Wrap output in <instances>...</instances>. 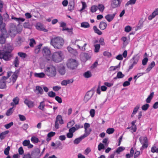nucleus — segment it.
<instances>
[{
    "mask_svg": "<svg viewBox=\"0 0 158 158\" xmlns=\"http://www.w3.org/2000/svg\"><path fill=\"white\" fill-rule=\"evenodd\" d=\"M50 44L55 49H60L63 46L64 40L62 38L58 36L51 39Z\"/></svg>",
    "mask_w": 158,
    "mask_h": 158,
    "instance_id": "1",
    "label": "nucleus"
},
{
    "mask_svg": "<svg viewBox=\"0 0 158 158\" xmlns=\"http://www.w3.org/2000/svg\"><path fill=\"white\" fill-rule=\"evenodd\" d=\"M66 65L69 69L74 70L77 69L78 65V62L73 59H69L68 60Z\"/></svg>",
    "mask_w": 158,
    "mask_h": 158,
    "instance_id": "2",
    "label": "nucleus"
},
{
    "mask_svg": "<svg viewBox=\"0 0 158 158\" xmlns=\"http://www.w3.org/2000/svg\"><path fill=\"white\" fill-rule=\"evenodd\" d=\"M12 72H8L7 73V76H3L0 79V89H4L6 87V80L12 75Z\"/></svg>",
    "mask_w": 158,
    "mask_h": 158,
    "instance_id": "3",
    "label": "nucleus"
},
{
    "mask_svg": "<svg viewBox=\"0 0 158 158\" xmlns=\"http://www.w3.org/2000/svg\"><path fill=\"white\" fill-rule=\"evenodd\" d=\"M45 73L48 76L53 77L56 74V71L55 68L52 66L48 67L45 70Z\"/></svg>",
    "mask_w": 158,
    "mask_h": 158,
    "instance_id": "4",
    "label": "nucleus"
},
{
    "mask_svg": "<svg viewBox=\"0 0 158 158\" xmlns=\"http://www.w3.org/2000/svg\"><path fill=\"white\" fill-rule=\"evenodd\" d=\"M53 61L56 62L61 61L63 59V54L61 51L54 53L52 56Z\"/></svg>",
    "mask_w": 158,
    "mask_h": 158,
    "instance_id": "5",
    "label": "nucleus"
},
{
    "mask_svg": "<svg viewBox=\"0 0 158 158\" xmlns=\"http://www.w3.org/2000/svg\"><path fill=\"white\" fill-rule=\"evenodd\" d=\"M140 143L143 144L141 150H143L144 148H147L148 145V139L146 136H141L139 138Z\"/></svg>",
    "mask_w": 158,
    "mask_h": 158,
    "instance_id": "6",
    "label": "nucleus"
},
{
    "mask_svg": "<svg viewBox=\"0 0 158 158\" xmlns=\"http://www.w3.org/2000/svg\"><path fill=\"white\" fill-rule=\"evenodd\" d=\"M10 53L8 52H3L0 53V58L3 59L6 61H8L10 60L12 57Z\"/></svg>",
    "mask_w": 158,
    "mask_h": 158,
    "instance_id": "7",
    "label": "nucleus"
},
{
    "mask_svg": "<svg viewBox=\"0 0 158 158\" xmlns=\"http://www.w3.org/2000/svg\"><path fill=\"white\" fill-rule=\"evenodd\" d=\"M139 59V56L137 55H135L130 60V62L131 64L129 67V69H132L134 66L136 65Z\"/></svg>",
    "mask_w": 158,
    "mask_h": 158,
    "instance_id": "8",
    "label": "nucleus"
},
{
    "mask_svg": "<svg viewBox=\"0 0 158 158\" xmlns=\"http://www.w3.org/2000/svg\"><path fill=\"white\" fill-rule=\"evenodd\" d=\"M43 55L48 60L51 58V52L49 49L47 48H44L42 51Z\"/></svg>",
    "mask_w": 158,
    "mask_h": 158,
    "instance_id": "9",
    "label": "nucleus"
},
{
    "mask_svg": "<svg viewBox=\"0 0 158 158\" xmlns=\"http://www.w3.org/2000/svg\"><path fill=\"white\" fill-rule=\"evenodd\" d=\"M19 73V70H17L15 71L12 75L10 79V81L8 82V83H12V85H13L15 83L17 79Z\"/></svg>",
    "mask_w": 158,
    "mask_h": 158,
    "instance_id": "10",
    "label": "nucleus"
},
{
    "mask_svg": "<svg viewBox=\"0 0 158 158\" xmlns=\"http://www.w3.org/2000/svg\"><path fill=\"white\" fill-rule=\"evenodd\" d=\"M17 33V27L15 25L11 24L10 25L9 34L11 36H15Z\"/></svg>",
    "mask_w": 158,
    "mask_h": 158,
    "instance_id": "11",
    "label": "nucleus"
},
{
    "mask_svg": "<svg viewBox=\"0 0 158 158\" xmlns=\"http://www.w3.org/2000/svg\"><path fill=\"white\" fill-rule=\"evenodd\" d=\"M40 151L38 148H35L31 152V155L33 158H39Z\"/></svg>",
    "mask_w": 158,
    "mask_h": 158,
    "instance_id": "12",
    "label": "nucleus"
},
{
    "mask_svg": "<svg viewBox=\"0 0 158 158\" xmlns=\"http://www.w3.org/2000/svg\"><path fill=\"white\" fill-rule=\"evenodd\" d=\"M93 95V92L92 91H89L86 94L84 101L85 102H87L92 97Z\"/></svg>",
    "mask_w": 158,
    "mask_h": 158,
    "instance_id": "13",
    "label": "nucleus"
},
{
    "mask_svg": "<svg viewBox=\"0 0 158 158\" xmlns=\"http://www.w3.org/2000/svg\"><path fill=\"white\" fill-rule=\"evenodd\" d=\"M121 2L122 0H113L111 4V6L113 8L119 7Z\"/></svg>",
    "mask_w": 158,
    "mask_h": 158,
    "instance_id": "14",
    "label": "nucleus"
},
{
    "mask_svg": "<svg viewBox=\"0 0 158 158\" xmlns=\"http://www.w3.org/2000/svg\"><path fill=\"white\" fill-rule=\"evenodd\" d=\"M83 43V41L82 40H76L75 41V44H77V46L81 49L82 50H85V47L86 45V44L85 43L84 44V45L83 47H81L78 44H79L80 45H81Z\"/></svg>",
    "mask_w": 158,
    "mask_h": 158,
    "instance_id": "15",
    "label": "nucleus"
},
{
    "mask_svg": "<svg viewBox=\"0 0 158 158\" xmlns=\"http://www.w3.org/2000/svg\"><path fill=\"white\" fill-rule=\"evenodd\" d=\"M117 14V11L115 12L112 14H108L105 17V19L108 22H110L114 19L115 15Z\"/></svg>",
    "mask_w": 158,
    "mask_h": 158,
    "instance_id": "16",
    "label": "nucleus"
},
{
    "mask_svg": "<svg viewBox=\"0 0 158 158\" xmlns=\"http://www.w3.org/2000/svg\"><path fill=\"white\" fill-rule=\"evenodd\" d=\"M84 126L85 129V133L84 135H87V136L90 134L91 131L90 129H88V128L90 127V125L88 123H85L84 124Z\"/></svg>",
    "mask_w": 158,
    "mask_h": 158,
    "instance_id": "17",
    "label": "nucleus"
},
{
    "mask_svg": "<svg viewBox=\"0 0 158 158\" xmlns=\"http://www.w3.org/2000/svg\"><path fill=\"white\" fill-rule=\"evenodd\" d=\"M81 60L83 61H85L90 58L88 54L86 53H82L80 56Z\"/></svg>",
    "mask_w": 158,
    "mask_h": 158,
    "instance_id": "18",
    "label": "nucleus"
},
{
    "mask_svg": "<svg viewBox=\"0 0 158 158\" xmlns=\"http://www.w3.org/2000/svg\"><path fill=\"white\" fill-rule=\"evenodd\" d=\"M13 48L11 45L10 44H7L5 45L3 49V51L10 53Z\"/></svg>",
    "mask_w": 158,
    "mask_h": 158,
    "instance_id": "19",
    "label": "nucleus"
},
{
    "mask_svg": "<svg viewBox=\"0 0 158 158\" xmlns=\"http://www.w3.org/2000/svg\"><path fill=\"white\" fill-rule=\"evenodd\" d=\"M34 91L37 95L39 94L41 95L44 93L43 88L39 86H37L35 87V89L34 90Z\"/></svg>",
    "mask_w": 158,
    "mask_h": 158,
    "instance_id": "20",
    "label": "nucleus"
},
{
    "mask_svg": "<svg viewBox=\"0 0 158 158\" xmlns=\"http://www.w3.org/2000/svg\"><path fill=\"white\" fill-rule=\"evenodd\" d=\"M24 103L29 108H31L34 106V102L27 98L25 99Z\"/></svg>",
    "mask_w": 158,
    "mask_h": 158,
    "instance_id": "21",
    "label": "nucleus"
},
{
    "mask_svg": "<svg viewBox=\"0 0 158 158\" xmlns=\"http://www.w3.org/2000/svg\"><path fill=\"white\" fill-rule=\"evenodd\" d=\"M87 137V135H84L83 136L76 139L73 141V143L75 144H78L85 137Z\"/></svg>",
    "mask_w": 158,
    "mask_h": 158,
    "instance_id": "22",
    "label": "nucleus"
},
{
    "mask_svg": "<svg viewBox=\"0 0 158 158\" xmlns=\"http://www.w3.org/2000/svg\"><path fill=\"white\" fill-rule=\"evenodd\" d=\"M19 98L18 97L14 98L13 99V102L10 103V105L14 107L19 104Z\"/></svg>",
    "mask_w": 158,
    "mask_h": 158,
    "instance_id": "23",
    "label": "nucleus"
},
{
    "mask_svg": "<svg viewBox=\"0 0 158 158\" xmlns=\"http://www.w3.org/2000/svg\"><path fill=\"white\" fill-rule=\"evenodd\" d=\"M5 24L3 22L2 23H0V28L2 34H6L7 32L5 29Z\"/></svg>",
    "mask_w": 158,
    "mask_h": 158,
    "instance_id": "24",
    "label": "nucleus"
},
{
    "mask_svg": "<svg viewBox=\"0 0 158 158\" xmlns=\"http://www.w3.org/2000/svg\"><path fill=\"white\" fill-rule=\"evenodd\" d=\"M73 81V79L70 80H64L61 82V84L62 85H66L67 84L72 83Z\"/></svg>",
    "mask_w": 158,
    "mask_h": 158,
    "instance_id": "25",
    "label": "nucleus"
},
{
    "mask_svg": "<svg viewBox=\"0 0 158 158\" xmlns=\"http://www.w3.org/2000/svg\"><path fill=\"white\" fill-rule=\"evenodd\" d=\"M107 27V24L103 21L101 22L99 25V28L102 30L105 29Z\"/></svg>",
    "mask_w": 158,
    "mask_h": 158,
    "instance_id": "26",
    "label": "nucleus"
},
{
    "mask_svg": "<svg viewBox=\"0 0 158 158\" xmlns=\"http://www.w3.org/2000/svg\"><path fill=\"white\" fill-rule=\"evenodd\" d=\"M56 121L59 122L60 124H62L64 123V121L62 117L60 115H58L56 116Z\"/></svg>",
    "mask_w": 158,
    "mask_h": 158,
    "instance_id": "27",
    "label": "nucleus"
},
{
    "mask_svg": "<svg viewBox=\"0 0 158 158\" xmlns=\"http://www.w3.org/2000/svg\"><path fill=\"white\" fill-rule=\"evenodd\" d=\"M58 71L60 74L62 75H64L65 73V67L64 66L59 67Z\"/></svg>",
    "mask_w": 158,
    "mask_h": 158,
    "instance_id": "28",
    "label": "nucleus"
},
{
    "mask_svg": "<svg viewBox=\"0 0 158 158\" xmlns=\"http://www.w3.org/2000/svg\"><path fill=\"white\" fill-rule=\"evenodd\" d=\"M6 34H2L0 35V44H4L5 41V37Z\"/></svg>",
    "mask_w": 158,
    "mask_h": 158,
    "instance_id": "29",
    "label": "nucleus"
},
{
    "mask_svg": "<svg viewBox=\"0 0 158 158\" xmlns=\"http://www.w3.org/2000/svg\"><path fill=\"white\" fill-rule=\"evenodd\" d=\"M155 63L154 61H152L148 65V67L146 70V72L148 73L155 66Z\"/></svg>",
    "mask_w": 158,
    "mask_h": 158,
    "instance_id": "30",
    "label": "nucleus"
},
{
    "mask_svg": "<svg viewBox=\"0 0 158 158\" xmlns=\"http://www.w3.org/2000/svg\"><path fill=\"white\" fill-rule=\"evenodd\" d=\"M74 6V2L73 0H72L69 3L68 6V9L69 10L73 9Z\"/></svg>",
    "mask_w": 158,
    "mask_h": 158,
    "instance_id": "31",
    "label": "nucleus"
},
{
    "mask_svg": "<svg viewBox=\"0 0 158 158\" xmlns=\"http://www.w3.org/2000/svg\"><path fill=\"white\" fill-rule=\"evenodd\" d=\"M81 27L84 28H89L90 27V25L88 22H84L81 23Z\"/></svg>",
    "mask_w": 158,
    "mask_h": 158,
    "instance_id": "32",
    "label": "nucleus"
},
{
    "mask_svg": "<svg viewBox=\"0 0 158 158\" xmlns=\"http://www.w3.org/2000/svg\"><path fill=\"white\" fill-rule=\"evenodd\" d=\"M34 75L35 77L42 78L44 77L45 75V74L43 73H35L34 74Z\"/></svg>",
    "mask_w": 158,
    "mask_h": 158,
    "instance_id": "33",
    "label": "nucleus"
},
{
    "mask_svg": "<svg viewBox=\"0 0 158 158\" xmlns=\"http://www.w3.org/2000/svg\"><path fill=\"white\" fill-rule=\"evenodd\" d=\"M83 76L85 78H89L92 76V73L90 71H88L83 74Z\"/></svg>",
    "mask_w": 158,
    "mask_h": 158,
    "instance_id": "34",
    "label": "nucleus"
},
{
    "mask_svg": "<svg viewBox=\"0 0 158 158\" xmlns=\"http://www.w3.org/2000/svg\"><path fill=\"white\" fill-rule=\"evenodd\" d=\"M11 19H14L16 21H18L19 23H20V22H23L25 21V19L23 18H16L13 16H12L11 17Z\"/></svg>",
    "mask_w": 158,
    "mask_h": 158,
    "instance_id": "35",
    "label": "nucleus"
},
{
    "mask_svg": "<svg viewBox=\"0 0 158 158\" xmlns=\"http://www.w3.org/2000/svg\"><path fill=\"white\" fill-rule=\"evenodd\" d=\"M93 29L94 32L98 35H101L102 34V32L99 30L96 26H94Z\"/></svg>",
    "mask_w": 158,
    "mask_h": 158,
    "instance_id": "36",
    "label": "nucleus"
},
{
    "mask_svg": "<svg viewBox=\"0 0 158 158\" xmlns=\"http://www.w3.org/2000/svg\"><path fill=\"white\" fill-rule=\"evenodd\" d=\"M154 95V92L151 93L148 98L146 99V102L148 103L150 102L151 99H152Z\"/></svg>",
    "mask_w": 158,
    "mask_h": 158,
    "instance_id": "37",
    "label": "nucleus"
},
{
    "mask_svg": "<svg viewBox=\"0 0 158 158\" xmlns=\"http://www.w3.org/2000/svg\"><path fill=\"white\" fill-rule=\"evenodd\" d=\"M9 132V131H6L1 133L0 134V139H3L5 137V135L7 134Z\"/></svg>",
    "mask_w": 158,
    "mask_h": 158,
    "instance_id": "38",
    "label": "nucleus"
},
{
    "mask_svg": "<svg viewBox=\"0 0 158 158\" xmlns=\"http://www.w3.org/2000/svg\"><path fill=\"white\" fill-rule=\"evenodd\" d=\"M23 26L24 28L31 29L32 27V25L28 22H25L23 23Z\"/></svg>",
    "mask_w": 158,
    "mask_h": 158,
    "instance_id": "39",
    "label": "nucleus"
},
{
    "mask_svg": "<svg viewBox=\"0 0 158 158\" xmlns=\"http://www.w3.org/2000/svg\"><path fill=\"white\" fill-rule=\"evenodd\" d=\"M94 51L95 53H97L99 52L100 45L99 44L94 45Z\"/></svg>",
    "mask_w": 158,
    "mask_h": 158,
    "instance_id": "40",
    "label": "nucleus"
},
{
    "mask_svg": "<svg viewBox=\"0 0 158 158\" xmlns=\"http://www.w3.org/2000/svg\"><path fill=\"white\" fill-rule=\"evenodd\" d=\"M14 64L15 67H18L19 66V58L18 56H16L14 61Z\"/></svg>",
    "mask_w": 158,
    "mask_h": 158,
    "instance_id": "41",
    "label": "nucleus"
},
{
    "mask_svg": "<svg viewBox=\"0 0 158 158\" xmlns=\"http://www.w3.org/2000/svg\"><path fill=\"white\" fill-rule=\"evenodd\" d=\"M136 1V0H130L125 4V6H127L130 5L134 4L135 3Z\"/></svg>",
    "mask_w": 158,
    "mask_h": 158,
    "instance_id": "42",
    "label": "nucleus"
},
{
    "mask_svg": "<svg viewBox=\"0 0 158 158\" xmlns=\"http://www.w3.org/2000/svg\"><path fill=\"white\" fill-rule=\"evenodd\" d=\"M29 45L31 47H33L35 44L36 43L34 39L32 38L30 39Z\"/></svg>",
    "mask_w": 158,
    "mask_h": 158,
    "instance_id": "43",
    "label": "nucleus"
},
{
    "mask_svg": "<svg viewBox=\"0 0 158 158\" xmlns=\"http://www.w3.org/2000/svg\"><path fill=\"white\" fill-rule=\"evenodd\" d=\"M44 103V101L41 102L40 103V105L38 107V108L39 109L41 110L42 111H44L45 106V105Z\"/></svg>",
    "mask_w": 158,
    "mask_h": 158,
    "instance_id": "44",
    "label": "nucleus"
},
{
    "mask_svg": "<svg viewBox=\"0 0 158 158\" xmlns=\"http://www.w3.org/2000/svg\"><path fill=\"white\" fill-rule=\"evenodd\" d=\"M13 107L9 109L6 112V115L7 116H10L13 113Z\"/></svg>",
    "mask_w": 158,
    "mask_h": 158,
    "instance_id": "45",
    "label": "nucleus"
},
{
    "mask_svg": "<svg viewBox=\"0 0 158 158\" xmlns=\"http://www.w3.org/2000/svg\"><path fill=\"white\" fill-rule=\"evenodd\" d=\"M75 124V122L73 120H71L67 124V127L68 128H69L72 126L73 125Z\"/></svg>",
    "mask_w": 158,
    "mask_h": 158,
    "instance_id": "46",
    "label": "nucleus"
},
{
    "mask_svg": "<svg viewBox=\"0 0 158 158\" xmlns=\"http://www.w3.org/2000/svg\"><path fill=\"white\" fill-rule=\"evenodd\" d=\"M114 130L113 128H109L107 129L106 132L109 134H112L114 131Z\"/></svg>",
    "mask_w": 158,
    "mask_h": 158,
    "instance_id": "47",
    "label": "nucleus"
},
{
    "mask_svg": "<svg viewBox=\"0 0 158 158\" xmlns=\"http://www.w3.org/2000/svg\"><path fill=\"white\" fill-rule=\"evenodd\" d=\"M124 149L125 148H123V147H120L116 149V151H115L114 152L115 153H117L118 154H119L120 152L123 151Z\"/></svg>",
    "mask_w": 158,
    "mask_h": 158,
    "instance_id": "48",
    "label": "nucleus"
},
{
    "mask_svg": "<svg viewBox=\"0 0 158 158\" xmlns=\"http://www.w3.org/2000/svg\"><path fill=\"white\" fill-rule=\"evenodd\" d=\"M97 7L101 12H103L105 8L104 5L102 4H99Z\"/></svg>",
    "mask_w": 158,
    "mask_h": 158,
    "instance_id": "49",
    "label": "nucleus"
},
{
    "mask_svg": "<svg viewBox=\"0 0 158 158\" xmlns=\"http://www.w3.org/2000/svg\"><path fill=\"white\" fill-rule=\"evenodd\" d=\"M125 75L120 71L118 72L117 74V77L118 78H122L124 77Z\"/></svg>",
    "mask_w": 158,
    "mask_h": 158,
    "instance_id": "50",
    "label": "nucleus"
},
{
    "mask_svg": "<svg viewBox=\"0 0 158 158\" xmlns=\"http://www.w3.org/2000/svg\"><path fill=\"white\" fill-rule=\"evenodd\" d=\"M48 96L51 98H53L56 96V93L53 91L48 92Z\"/></svg>",
    "mask_w": 158,
    "mask_h": 158,
    "instance_id": "51",
    "label": "nucleus"
},
{
    "mask_svg": "<svg viewBox=\"0 0 158 158\" xmlns=\"http://www.w3.org/2000/svg\"><path fill=\"white\" fill-rule=\"evenodd\" d=\"M149 106V105L148 104H146L145 105H143L142 106V109L143 110H146Z\"/></svg>",
    "mask_w": 158,
    "mask_h": 158,
    "instance_id": "52",
    "label": "nucleus"
},
{
    "mask_svg": "<svg viewBox=\"0 0 158 158\" xmlns=\"http://www.w3.org/2000/svg\"><path fill=\"white\" fill-rule=\"evenodd\" d=\"M31 141L34 143H37L39 141V140L38 138L33 136L31 137Z\"/></svg>",
    "mask_w": 158,
    "mask_h": 158,
    "instance_id": "53",
    "label": "nucleus"
},
{
    "mask_svg": "<svg viewBox=\"0 0 158 158\" xmlns=\"http://www.w3.org/2000/svg\"><path fill=\"white\" fill-rule=\"evenodd\" d=\"M98 150L101 151L102 149H104L105 148V146L102 143H100L99 144L98 146Z\"/></svg>",
    "mask_w": 158,
    "mask_h": 158,
    "instance_id": "54",
    "label": "nucleus"
},
{
    "mask_svg": "<svg viewBox=\"0 0 158 158\" xmlns=\"http://www.w3.org/2000/svg\"><path fill=\"white\" fill-rule=\"evenodd\" d=\"M42 46V44H40L39 45L36 46L35 49V52L38 53L40 51V49Z\"/></svg>",
    "mask_w": 158,
    "mask_h": 158,
    "instance_id": "55",
    "label": "nucleus"
},
{
    "mask_svg": "<svg viewBox=\"0 0 158 158\" xmlns=\"http://www.w3.org/2000/svg\"><path fill=\"white\" fill-rule=\"evenodd\" d=\"M10 147L8 146L6 148L4 151V153L6 155H8L9 154V151L10 150Z\"/></svg>",
    "mask_w": 158,
    "mask_h": 158,
    "instance_id": "56",
    "label": "nucleus"
},
{
    "mask_svg": "<svg viewBox=\"0 0 158 158\" xmlns=\"http://www.w3.org/2000/svg\"><path fill=\"white\" fill-rule=\"evenodd\" d=\"M81 2L82 4V8L80 10V12H81L83 10H84L87 6L85 2L82 1Z\"/></svg>",
    "mask_w": 158,
    "mask_h": 158,
    "instance_id": "57",
    "label": "nucleus"
},
{
    "mask_svg": "<svg viewBox=\"0 0 158 158\" xmlns=\"http://www.w3.org/2000/svg\"><path fill=\"white\" fill-rule=\"evenodd\" d=\"M67 49L68 51L72 53H74L76 52V50H74L70 47H68Z\"/></svg>",
    "mask_w": 158,
    "mask_h": 158,
    "instance_id": "58",
    "label": "nucleus"
},
{
    "mask_svg": "<svg viewBox=\"0 0 158 158\" xmlns=\"http://www.w3.org/2000/svg\"><path fill=\"white\" fill-rule=\"evenodd\" d=\"M23 158H32V157L31 154L28 152L24 155Z\"/></svg>",
    "mask_w": 158,
    "mask_h": 158,
    "instance_id": "59",
    "label": "nucleus"
},
{
    "mask_svg": "<svg viewBox=\"0 0 158 158\" xmlns=\"http://www.w3.org/2000/svg\"><path fill=\"white\" fill-rule=\"evenodd\" d=\"M151 151L152 152L158 153V148L155 146H153L152 148Z\"/></svg>",
    "mask_w": 158,
    "mask_h": 158,
    "instance_id": "60",
    "label": "nucleus"
},
{
    "mask_svg": "<svg viewBox=\"0 0 158 158\" xmlns=\"http://www.w3.org/2000/svg\"><path fill=\"white\" fill-rule=\"evenodd\" d=\"M13 125V123L12 122H11L8 124H6L4 126L5 127L6 129H9Z\"/></svg>",
    "mask_w": 158,
    "mask_h": 158,
    "instance_id": "61",
    "label": "nucleus"
},
{
    "mask_svg": "<svg viewBox=\"0 0 158 158\" xmlns=\"http://www.w3.org/2000/svg\"><path fill=\"white\" fill-rule=\"evenodd\" d=\"M97 10V7L96 6H93L91 7V11L93 13L96 12Z\"/></svg>",
    "mask_w": 158,
    "mask_h": 158,
    "instance_id": "62",
    "label": "nucleus"
},
{
    "mask_svg": "<svg viewBox=\"0 0 158 158\" xmlns=\"http://www.w3.org/2000/svg\"><path fill=\"white\" fill-rule=\"evenodd\" d=\"M30 141L29 140H25L23 142V144L24 146H27L29 144Z\"/></svg>",
    "mask_w": 158,
    "mask_h": 158,
    "instance_id": "63",
    "label": "nucleus"
},
{
    "mask_svg": "<svg viewBox=\"0 0 158 158\" xmlns=\"http://www.w3.org/2000/svg\"><path fill=\"white\" fill-rule=\"evenodd\" d=\"M148 60V59L147 57L144 58L142 60V64L143 65H145Z\"/></svg>",
    "mask_w": 158,
    "mask_h": 158,
    "instance_id": "64",
    "label": "nucleus"
}]
</instances>
